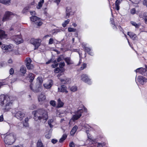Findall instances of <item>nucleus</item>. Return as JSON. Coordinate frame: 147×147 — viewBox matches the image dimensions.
<instances>
[{"label":"nucleus","instance_id":"nucleus-59","mask_svg":"<svg viewBox=\"0 0 147 147\" xmlns=\"http://www.w3.org/2000/svg\"><path fill=\"white\" fill-rule=\"evenodd\" d=\"M112 27H113V29L115 30L116 29V26L114 24L112 23Z\"/></svg>","mask_w":147,"mask_h":147},{"label":"nucleus","instance_id":"nucleus-58","mask_svg":"<svg viewBox=\"0 0 147 147\" xmlns=\"http://www.w3.org/2000/svg\"><path fill=\"white\" fill-rule=\"evenodd\" d=\"M31 15L32 16H34L36 14V13L34 11H31L30 12Z\"/></svg>","mask_w":147,"mask_h":147},{"label":"nucleus","instance_id":"nucleus-29","mask_svg":"<svg viewBox=\"0 0 147 147\" xmlns=\"http://www.w3.org/2000/svg\"><path fill=\"white\" fill-rule=\"evenodd\" d=\"M78 129V127L77 126H75L72 128L71 131L70 132V134L71 135H73L75 134L76 131Z\"/></svg>","mask_w":147,"mask_h":147},{"label":"nucleus","instance_id":"nucleus-33","mask_svg":"<svg viewBox=\"0 0 147 147\" xmlns=\"http://www.w3.org/2000/svg\"><path fill=\"white\" fill-rule=\"evenodd\" d=\"M67 136L66 134H64L62 137L60 139L59 142L60 143L63 142L67 138Z\"/></svg>","mask_w":147,"mask_h":147},{"label":"nucleus","instance_id":"nucleus-34","mask_svg":"<svg viewBox=\"0 0 147 147\" xmlns=\"http://www.w3.org/2000/svg\"><path fill=\"white\" fill-rule=\"evenodd\" d=\"M10 0H0V2L3 4L7 5L10 3Z\"/></svg>","mask_w":147,"mask_h":147},{"label":"nucleus","instance_id":"nucleus-17","mask_svg":"<svg viewBox=\"0 0 147 147\" xmlns=\"http://www.w3.org/2000/svg\"><path fill=\"white\" fill-rule=\"evenodd\" d=\"M13 48V45L10 44L8 45H3L2 46L1 48L2 50L4 51H7L9 49H12Z\"/></svg>","mask_w":147,"mask_h":147},{"label":"nucleus","instance_id":"nucleus-35","mask_svg":"<svg viewBox=\"0 0 147 147\" xmlns=\"http://www.w3.org/2000/svg\"><path fill=\"white\" fill-rule=\"evenodd\" d=\"M130 23L133 26H134L136 28H138L140 25V24H137L136 22L132 21H131Z\"/></svg>","mask_w":147,"mask_h":147},{"label":"nucleus","instance_id":"nucleus-48","mask_svg":"<svg viewBox=\"0 0 147 147\" xmlns=\"http://www.w3.org/2000/svg\"><path fill=\"white\" fill-rule=\"evenodd\" d=\"M63 59L62 56H60L58 57V58L57 59V62H59V61H61Z\"/></svg>","mask_w":147,"mask_h":147},{"label":"nucleus","instance_id":"nucleus-18","mask_svg":"<svg viewBox=\"0 0 147 147\" xmlns=\"http://www.w3.org/2000/svg\"><path fill=\"white\" fill-rule=\"evenodd\" d=\"M67 88L66 86L63 85L61 86L60 87H59L58 88V92H65L67 94L68 92V91L67 90Z\"/></svg>","mask_w":147,"mask_h":147},{"label":"nucleus","instance_id":"nucleus-38","mask_svg":"<svg viewBox=\"0 0 147 147\" xmlns=\"http://www.w3.org/2000/svg\"><path fill=\"white\" fill-rule=\"evenodd\" d=\"M28 118H26L24 120V122H23V123L24 126L25 127H27L28 126Z\"/></svg>","mask_w":147,"mask_h":147},{"label":"nucleus","instance_id":"nucleus-26","mask_svg":"<svg viewBox=\"0 0 147 147\" xmlns=\"http://www.w3.org/2000/svg\"><path fill=\"white\" fill-rule=\"evenodd\" d=\"M27 77L30 78V82H32L34 79L35 77L34 75L32 73H29Z\"/></svg>","mask_w":147,"mask_h":147},{"label":"nucleus","instance_id":"nucleus-20","mask_svg":"<svg viewBox=\"0 0 147 147\" xmlns=\"http://www.w3.org/2000/svg\"><path fill=\"white\" fill-rule=\"evenodd\" d=\"M53 81L52 80H49L48 82L44 84L43 86L45 88L47 89L50 88L53 85Z\"/></svg>","mask_w":147,"mask_h":147},{"label":"nucleus","instance_id":"nucleus-5","mask_svg":"<svg viewBox=\"0 0 147 147\" xmlns=\"http://www.w3.org/2000/svg\"><path fill=\"white\" fill-rule=\"evenodd\" d=\"M41 42V40L39 38H32L30 41V43L35 47L34 50H36L38 48L40 45Z\"/></svg>","mask_w":147,"mask_h":147},{"label":"nucleus","instance_id":"nucleus-22","mask_svg":"<svg viewBox=\"0 0 147 147\" xmlns=\"http://www.w3.org/2000/svg\"><path fill=\"white\" fill-rule=\"evenodd\" d=\"M7 37V35L5 34V32L3 30H0V39L1 40Z\"/></svg>","mask_w":147,"mask_h":147},{"label":"nucleus","instance_id":"nucleus-1","mask_svg":"<svg viewBox=\"0 0 147 147\" xmlns=\"http://www.w3.org/2000/svg\"><path fill=\"white\" fill-rule=\"evenodd\" d=\"M12 102V101L10 100L9 96L4 95L0 96V105L4 112L9 111L11 108Z\"/></svg>","mask_w":147,"mask_h":147},{"label":"nucleus","instance_id":"nucleus-14","mask_svg":"<svg viewBox=\"0 0 147 147\" xmlns=\"http://www.w3.org/2000/svg\"><path fill=\"white\" fill-rule=\"evenodd\" d=\"M81 80L89 84H91V82L88 75L84 74H82L81 76Z\"/></svg>","mask_w":147,"mask_h":147},{"label":"nucleus","instance_id":"nucleus-57","mask_svg":"<svg viewBox=\"0 0 147 147\" xmlns=\"http://www.w3.org/2000/svg\"><path fill=\"white\" fill-rule=\"evenodd\" d=\"M3 115H1L0 116V122H1L3 121Z\"/></svg>","mask_w":147,"mask_h":147},{"label":"nucleus","instance_id":"nucleus-47","mask_svg":"<svg viewBox=\"0 0 147 147\" xmlns=\"http://www.w3.org/2000/svg\"><path fill=\"white\" fill-rule=\"evenodd\" d=\"M9 73L11 75H12L14 73V70L13 68H11L10 69L9 71Z\"/></svg>","mask_w":147,"mask_h":147},{"label":"nucleus","instance_id":"nucleus-3","mask_svg":"<svg viewBox=\"0 0 147 147\" xmlns=\"http://www.w3.org/2000/svg\"><path fill=\"white\" fill-rule=\"evenodd\" d=\"M4 137V141L5 143L7 145H10L12 144L16 139V135L13 133L8 134H1Z\"/></svg>","mask_w":147,"mask_h":147},{"label":"nucleus","instance_id":"nucleus-6","mask_svg":"<svg viewBox=\"0 0 147 147\" xmlns=\"http://www.w3.org/2000/svg\"><path fill=\"white\" fill-rule=\"evenodd\" d=\"M12 39L17 45L23 42V40L20 34L16 35L12 37Z\"/></svg>","mask_w":147,"mask_h":147},{"label":"nucleus","instance_id":"nucleus-40","mask_svg":"<svg viewBox=\"0 0 147 147\" xmlns=\"http://www.w3.org/2000/svg\"><path fill=\"white\" fill-rule=\"evenodd\" d=\"M68 31L69 32H75L76 30V29H74L73 28H69L68 29Z\"/></svg>","mask_w":147,"mask_h":147},{"label":"nucleus","instance_id":"nucleus-43","mask_svg":"<svg viewBox=\"0 0 147 147\" xmlns=\"http://www.w3.org/2000/svg\"><path fill=\"white\" fill-rule=\"evenodd\" d=\"M51 105L53 107H55L56 105V102L54 100H51L50 102Z\"/></svg>","mask_w":147,"mask_h":147},{"label":"nucleus","instance_id":"nucleus-27","mask_svg":"<svg viewBox=\"0 0 147 147\" xmlns=\"http://www.w3.org/2000/svg\"><path fill=\"white\" fill-rule=\"evenodd\" d=\"M71 8L67 7L66 9V15L65 16V18L67 19L68 18L70 15Z\"/></svg>","mask_w":147,"mask_h":147},{"label":"nucleus","instance_id":"nucleus-12","mask_svg":"<svg viewBox=\"0 0 147 147\" xmlns=\"http://www.w3.org/2000/svg\"><path fill=\"white\" fill-rule=\"evenodd\" d=\"M137 81L140 84L144 85L147 82V78L143 76H140L138 77Z\"/></svg>","mask_w":147,"mask_h":147},{"label":"nucleus","instance_id":"nucleus-13","mask_svg":"<svg viewBox=\"0 0 147 147\" xmlns=\"http://www.w3.org/2000/svg\"><path fill=\"white\" fill-rule=\"evenodd\" d=\"M135 71L136 73H139L144 76H147V71L145 68H139L136 69Z\"/></svg>","mask_w":147,"mask_h":147},{"label":"nucleus","instance_id":"nucleus-19","mask_svg":"<svg viewBox=\"0 0 147 147\" xmlns=\"http://www.w3.org/2000/svg\"><path fill=\"white\" fill-rule=\"evenodd\" d=\"M46 96L42 94H41L38 97V100L40 104H42L45 101Z\"/></svg>","mask_w":147,"mask_h":147},{"label":"nucleus","instance_id":"nucleus-21","mask_svg":"<svg viewBox=\"0 0 147 147\" xmlns=\"http://www.w3.org/2000/svg\"><path fill=\"white\" fill-rule=\"evenodd\" d=\"M82 46L84 48L85 52H87L89 54L91 55L92 56L93 55V53L92 52L91 48L86 47L85 45L83 43L82 44Z\"/></svg>","mask_w":147,"mask_h":147},{"label":"nucleus","instance_id":"nucleus-7","mask_svg":"<svg viewBox=\"0 0 147 147\" xmlns=\"http://www.w3.org/2000/svg\"><path fill=\"white\" fill-rule=\"evenodd\" d=\"M12 15L13 13L9 11H6L3 17L2 21L4 22L11 20Z\"/></svg>","mask_w":147,"mask_h":147},{"label":"nucleus","instance_id":"nucleus-60","mask_svg":"<svg viewBox=\"0 0 147 147\" xmlns=\"http://www.w3.org/2000/svg\"><path fill=\"white\" fill-rule=\"evenodd\" d=\"M12 60L11 59H9L8 61V63H12Z\"/></svg>","mask_w":147,"mask_h":147},{"label":"nucleus","instance_id":"nucleus-51","mask_svg":"<svg viewBox=\"0 0 147 147\" xmlns=\"http://www.w3.org/2000/svg\"><path fill=\"white\" fill-rule=\"evenodd\" d=\"M84 127L87 129H89L90 128V126L87 124H86L84 125Z\"/></svg>","mask_w":147,"mask_h":147},{"label":"nucleus","instance_id":"nucleus-52","mask_svg":"<svg viewBox=\"0 0 147 147\" xmlns=\"http://www.w3.org/2000/svg\"><path fill=\"white\" fill-rule=\"evenodd\" d=\"M58 63H56L55 64H53L51 66L53 68H55L57 67V66H58Z\"/></svg>","mask_w":147,"mask_h":147},{"label":"nucleus","instance_id":"nucleus-25","mask_svg":"<svg viewBox=\"0 0 147 147\" xmlns=\"http://www.w3.org/2000/svg\"><path fill=\"white\" fill-rule=\"evenodd\" d=\"M32 84H31L30 85V89L31 90H32L34 92H38L41 91H39L38 92H36V91H35V90L36 89L37 90L38 89V87H36L37 86V84H36L33 87H32Z\"/></svg>","mask_w":147,"mask_h":147},{"label":"nucleus","instance_id":"nucleus-39","mask_svg":"<svg viewBox=\"0 0 147 147\" xmlns=\"http://www.w3.org/2000/svg\"><path fill=\"white\" fill-rule=\"evenodd\" d=\"M37 147H44L42 143L40 141H38L37 143Z\"/></svg>","mask_w":147,"mask_h":147},{"label":"nucleus","instance_id":"nucleus-11","mask_svg":"<svg viewBox=\"0 0 147 147\" xmlns=\"http://www.w3.org/2000/svg\"><path fill=\"white\" fill-rule=\"evenodd\" d=\"M26 65L28 69H32L34 68L33 64L31 63L32 60L29 58H27L25 60Z\"/></svg>","mask_w":147,"mask_h":147},{"label":"nucleus","instance_id":"nucleus-2","mask_svg":"<svg viewBox=\"0 0 147 147\" xmlns=\"http://www.w3.org/2000/svg\"><path fill=\"white\" fill-rule=\"evenodd\" d=\"M32 114L34 115V119L36 120L42 119L45 121L48 118L47 113L43 109H39L36 111H34Z\"/></svg>","mask_w":147,"mask_h":147},{"label":"nucleus","instance_id":"nucleus-23","mask_svg":"<svg viewBox=\"0 0 147 147\" xmlns=\"http://www.w3.org/2000/svg\"><path fill=\"white\" fill-rule=\"evenodd\" d=\"M122 0H116L115 3V7L116 9L119 10L120 9L119 5L122 2Z\"/></svg>","mask_w":147,"mask_h":147},{"label":"nucleus","instance_id":"nucleus-32","mask_svg":"<svg viewBox=\"0 0 147 147\" xmlns=\"http://www.w3.org/2000/svg\"><path fill=\"white\" fill-rule=\"evenodd\" d=\"M57 102V107L60 108L63 106L64 103L61 101V99L60 98L58 99Z\"/></svg>","mask_w":147,"mask_h":147},{"label":"nucleus","instance_id":"nucleus-63","mask_svg":"<svg viewBox=\"0 0 147 147\" xmlns=\"http://www.w3.org/2000/svg\"><path fill=\"white\" fill-rule=\"evenodd\" d=\"M110 21L111 22V23L112 24V23L114 24L113 19V18H111L110 19Z\"/></svg>","mask_w":147,"mask_h":147},{"label":"nucleus","instance_id":"nucleus-24","mask_svg":"<svg viewBox=\"0 0 147 147\" xmlns=\"http://www.w3.org/2000/svg\"><path fill=\"white\" fill-rule=\"evenodd\" d=\"M127 35L133 40H135L136 39V35L134 33L131 32H128L127 33Z\"/></svg>","mask_w":147,"mask_h":147},{"label":"nucleus","instance_id":"nucleus-55","mask_svg":"<svg viewBox=\"0 0 147 147\" xmlns=\"http://www.w3.org/2000/svg\"><path fill=\"white\" fill-rule=\"evenodd\" d=\"M53 1L54 2L57 3V5H58L60 2L61 0H53Z\"/></svg>","mask_w":147,"mask_h":147},{"label":"nucleus","instance_id":"nucleus-64","mask_svg":"<svg viewBox=\"0 0 147 147\" xmlns=\"http://www.w3.org/2000/svg\"><path fill=\"white\" fill-rule=\"evenodd\" d=\"M16 147H23V146L21 145V144H19V145H18V146H16Z\"/></svg>","mask_w":147,"mask_h":147},{"label":"nucleus","instance_id":"nucleus-45","mask_svg":"<svg viewBox=\"0 0 147 147\" xmlns=\"http://www.w3.org/2000/svg\"><path fill=\"white\" fill-rule=\"evenodd\" d=\"M65 65L64 62H60L59 64V67L60 68H63Z\"/></svg>","mask_w":147,"mask_h":147},{"label":"nucleus","instance_id":"nucleus-54","mask_svg":"<svg viewBox=\"0 0 147 147\" xmlns=\"http://www.w3.org/2000/svg\"><path fill=\"white\" fill-rule=\"evenodd\" d=\"M57 142V140L56 139H53L51 140L52 142L54 144L56 143Z\"/></svg>","mask_w":147,"mask_h":147},{"label":"nucleus","instance_id":"nucleus-53","mask_svg":"<svg viewBox=\"0 0 147 147\" xmlns=\"http://www.w3.org/2000/svg\"><path fill=\"white\" fill-rule=\"evenodd\" d=\"M45 137L46 138L49 139L51 137V135L50 134H47L45 135Z\"/></svg>","mask_w":147,"mask_h":147},{"label":"nucleus","instance_id":"nucleus-30","mask_svg":"<svg viewBox=\"0 0 147 147\" xmlns=\"http://www.w3.org/2000/svg\"><path fill=\"white\" fill-rule=\"evenodd\" d=\"M64 60L67 65H70L73 63L72 62L71 60L70 57L65 58L64 59Z\"/></svg>","mask_w":147,"mask_h":147},{"label":"nucleus","instance_id":"nucleus-8","mask_svg":"<svg viewBox=\"0 0 147 147\" xmlns=\"http://www.w3.org/2000/svg\"><path fill=\"white\" fill-rule=\"evenodd\" d=\"M43 80L41 77H38L37 79V82L36 84H37V87L38 88V89H36L35 91L36 92H38L39 91H42V84ZM37 87V86L36 87Z\"/></svg>","mask_w":147,"mask_h":147},{"label":"nucleus","instance_id":"nucleus-4","mask_svg":"<svg viewBox=\"0 0 147 147\" xmlns=\"http://www.w3.org/2000/svg\"><path fill=\"white\" fill-rule=\"evenodd\" d=\"M84 111L85 112H87V109L84 106L80 107L78 108V110L75 112V115H73L71 119L73 121L79 119L82 115V114Z\"/></svg>","mask_w":147,"mask_h":147},{"label":"nucleus","instance_id":"nucleus-56","mask_svg":"<svg viewBox=\"0 0 147 147\" xmlns=\"http://www.w3.org/2000/svg\"><path fill=\"white\" fill-rule=\"evenodd\" d=\"M70 147H74L75 145L74 143L73 142H71L69 144Z\"/></svg>","mask_w":147,"mask_h":147},{"label":"nucleus","instance_id":"nucleus-41","mask_svg":"<svg viewBox=\"0 0 147 147\" xmlns=\"http://www.w3.org/2000/svg\"><path fill=\"white\" fill-rule=\"evenodd\" d=\"M86 67V64L85 63H84L82 65V66L80 68L79 70H82L84 69Z\"/></svg>","mask_w":147,"mask_h":147},{"label":"nucleus","instance_id":"nucleus-61","mask_svg":"<svg viewBox=\"0 0 147 147\" xmlns=\"http://www.w3.org/2000/svg\"><path fill=\"white\" fill-rule=\"evenodd\" d=\"M48 123L50 127L51 128L53 127V125L51 124V123L50 122V121H48Z\"/></svg>","mask_w":147,"mask_h":147},{"label":"nucleus","instance_id":"nucleus-10","mask_svg":"<svg viewBox=\"0 0 147 147\" xmlns=\"http://www.w3.org/2000/svg\"><path fill=\"white\" fill-rule=\"evenodd\" d=\"M61 75L59 74L58 75V78L60 80L61 83L63 84H67L71 82L70 79L67 78L65 77H63L62 78H60Z\"/></svg>","mask_w":147,"mask_h":147},{"label":"nucleus","instance_id":"nucleus-42","mask_svg":"<svg viewBox=\"0 0 147 147\" xmlns=\"http://www.w3.org/2000/svg\"><path fill=\"white\" fill-rule=\"evenodd\" d=\"M105 144L104 143H97V147H103V146L105 145Z\"/></svg>","mask_w":147,"mask_h":147},{"label":"nucleus","instance_id":"nucleus-31","mask_svg":"<svg viewBox=\"0 0 147 147\" xmlns=\"http://www.w3.org/2000/svg\"><path fill=\"white\" fill-rule=\"evenodd\" d=\"M26 71V67L24 66H21L20 69V72L23 74H25Z\"/></svg>","mask_w":147,"mask_h":147},{"label":"nucleus","instance_id":"nucleus-44","mask_svg":"<svg viewBox=\"0 0 147 147\" xmlns=\"http://www.w3.org/2000/svg\"><path fill=\"white\" fill-rule=\"evenodd\" d=\"M130 12L132 14H134L136 13V10L135 8H133L131 9Z\"/></svg>","mask_w":147,"mask_h":147},{"label":"nucleus","instance_id":"nucleus-16","mask_svg":"<svg viewBox=\"0 0 147 147\" xmlns=\"http://www.w3.org/2000/svg\"><path fill=\"white\" fill-rule=\"evenodd\" d=\"M25 114L20 111H18L16 114L15 117L20 120H22L24 117Z\"/></svg>","mask_w":147,"mask_h":147},{"label":"nucleus","instance_id":"nucleus-46","mask_svg":"<svg viewBox=\"0 0 147 147\" xmlns=\"http://www.w3.org/2000/svg\"><path fill=\"white\" fill-rule=\"evenodd\" d=\"M54 42V40L53 38H51L49 40V45H51Z\"/></svg>","mask_w":147,"mask_h":147},{"label":"nucleus","instance_id":"nucleus-62","mask_svg":"<svg viewBox=\"0 0 147 147\" xmlns=\"http://www.w3.org/2000/svg\"><path fill=\"white\" fill-rule=\"evenodd\" d=\"M32 106L33 107L32 108L31 107L30 108V109H32V110L33 109H35L36 107V106L34 105H32Z\"/></svg>","mask_w":147,"mask_h":147},{"label":"nucleus","instance_id":"nucleus-49","mask_svg":"<svg viewBox=\"0 0 147 147\" xmlns=\"http://www.w3.org/2000/svg\"><path fill=\"white\" fill-rule=\"evenodd\" d=\"M60 70V69L59 68L57 67L56 68L54 69V71L55 73H57L59 72Z\"/></svg>","mask_w":147,"mask_h":147},{"label":"nucleus","instance_id":"nucleus-28","mask_svg":"<svg viewBox=\"0 0 147 147\" xmlns=\"http://www.w3.org/2000/svg\"><path fill=\"white\" fill-rule=\"evenodd\" d=\"M44 2V0H40L38 3L36 8L38 9H40L41 8L42 5Z\"/></svg>","mask_w":147,"mask_h":147},{"label":"nucleus","instance_id":"nucleus-37","mask_svg":"<svg viewBox=\"0 0 147 147\" xmlns=\"http://www.w3.org/2000/svg\"><path fill=\"white\" fill-rule=\"evenodd\" d=\"M77 89V87L76 86H73L70 88V90L73 92L76 91Z\"/></svg>","mask_w":147,"mask_h":147},{"label":"nucleus","instance_id":"nucleus-15","mask_svg":"<svg viewBox=\"0 0 147 147\" xmlns=\"http://www.w3.org/2000/svg\"><path fill=\"white\" fill-rule=\"evenodd\" d=\"M139 18L144 20L145 22L147 24V12L141 13L139 14Z\"/></svg>","mask_w":147,"mask_h":147},{"label":"nucleus","instance_id":"nucleus-50","mask_svg":"<svg viewBox=\"0 0 147 147\" xmlns=\"http://www.w3.org/2000/svg\"><path fill=\"white\" fill-rule=\"evenodd\" d=\"M143 4L147 7V0H143Z\"/></svg>","mask_w":147,"mask_h":147},{"label":"nucleus","instance_id":"nucleus-9","mask_svg":"<svg viewBox=\"0 0 147 147\" xmlns=\"http://www.w3.org/2000/svg\"><path fill=\"white\" fill-rule=\"evenodd\" d=\"M30 20L31 21L34 23L36 25L40 26L42 24V22L40 21V18L35 16H32L30 18Z\"/></svg>","mask_w":147,"mask_h":147},{"label":"nucleus","instance_id":"nucleus-36","mask_svg":"<svg viewBox=\"0 0 147 147\" xmlns=\"http://www.w3.org/2000/svg\"><path fill=\"white\" fill-rule=\"evenodd\" d=\"M70 21L69 19H67L64 21V22L62 23V25L63 27H65L67 25L69 24Z\"/></svg>","mask_w":147,"mask_h":147}]
</instances>
